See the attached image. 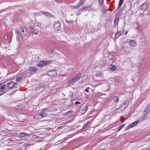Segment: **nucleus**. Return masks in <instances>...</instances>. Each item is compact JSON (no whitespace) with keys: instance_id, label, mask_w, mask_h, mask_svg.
Wrapping results in <instances>:
<instances>
[{"instance_id":"5701e85b","label":"nucleus","mask_w":150,"mask_h":150,"mask_svg":"<svg viewBox=\"0 0 150 150\" xmlns=\"http://www.w3.org/2000/svg\"><path fill=\"white\" fill-rule=\"evenodd\" d=\"M30 69L31 71H37V69L36 68L34 67H31L30 68Z\"/></svg>"},{"instance_id":"c9c22d12","label":"nucleus","mask_w":150,"mask_h":150,"mask_svg":"<svg viewBox=\"0 0 150 150\" xmlns=\"http://www.w3.org/2000/svg\"><path fill=\"white\" fill-rule=\"evenodd\" d=\"M89 87L87 88L86 89H85V90H84L85 91L87 92L88 93L89 91H88V89H89Z\"/></svg>"},{"instance_id":"4be33fe9","label":"nucleus","mask_w":150,"mask_h":150,"mask_svg":"<svg viewBox=\"0 0 150 150\" xmlns=\"http://www.w3.org/2000/svg\"><path fill=\"white\" fill-rule=\"evenodd\" d=\"M54 50V49L52 47L50 49V51L51 52V53H49L50 54L49 55V56H50V57L52 56L51 53L53 52Z\"/></svg>"},{"instance_id":"2eb2a0df","label":"nucleus","mask_w":150,"mask_h":150,"mask_svg":"<svg viewBox=\"0 0 150 150\" xmlns=\"http://www.w3.org/2000/svg\"><path fill=\"white\" fill-rule=\"evenodd\" d=\"M32 31L33 33L37 34L38 33V29L34 28L32 29Z\"/></svg>"},{"instance_id":"b1692460","label":"nucleus","mask_w":150,"mask_h":150,"mask_svg":"<svg viewBox=\"0 0 150 150\" xmlns=\"http://www.w3.org/2000/svg\"><path fill=\"white\" fill-rule=\"evenodd\" d=\"M111 69L112 71H115L116 69V67L115 66H112L110 68Z\"/></svg>"},{"instance_id":"412c9836","label":"nucleus","mask_w":150,"mask_h":150,"mask_svg":"<svg viewBox=\"0 0 150 150\" xmlns=\"http://www.w3.org/2000/svg\"><path fill=\"white\" fill-rule=\"evenodd\" d=\"M124 0H120L118 4V8H120L122 6Z\"/></svg>"},{"instance_id":"864d4df0","label":"nucleus","mask_w":150,"mask_h":150,"mask_svg":"<svg viewBox=\"0 0 150 150\" xmlns=\"http://www.w3.org/2000/svg\"><path fill=\"white\" fill-rule=\"evenodd\" d=\"M50 140H47V141H49Z\"/></svg>"},{"instance_id":"09e8293b","label":"nucleus","mask_w":150,"mask_h":150,"mask_svg":"<svg viewBox=\"0 0 150 150\" xmlns=\"http://www.w3.org/2000/svg\"><path fill=\"white\" fill-rule=\"evenodd\" d=\"M128 33V32L127 31H126L125 33V35H127V33Z\"/></svg>"},{"instance_id":"6e6552de","label":"nucleus","mask_w":150,"mask_h":150,"mask_svg":"<svg viewBox=\"0 0 150 150\" xmlns=\"http://www.w3.org/2000/svg\"><path fill=\"white\" fill-rule=\"evenodd\" d=\"M148 7V5L144 3L141 5V9L143 11H145Z\"/></svg>"},{"instance_id":"f3484780","label":"nucleus","mask_w":150,"mask_h":150,"mask_svg":"<svg viewBox=\"0 0 150 150\" xmlns=\"http://www.w3.org/2000/svg\"><path fill=\"white\" fill-rule=\"evenodd\" d=\"M119 22V19L118 18H116L114 20V26L116 27L118 25V23Z\"/></svg>"},{"instance_id":"58836bf2","label":"nucleus","mask_w":150,"mask_h":150,"mask_svg":"<svg viewBox=\"0 0 150 150\" xmlns=\"http://www.w3.org/2000/svg\"><path fill=\"white\" fill-rule=\"evenodd\" d=\"M149 111L148 109L147 108H146V109L145 110L144 112H145L146 113L148 112Z\"/></svg>"},{"instance_id":"ea45409f","label":"nucleus","mask_w":150,"mask_h":150,"mask_svg":"<svg viewBox=\"0 0 150 150\" xmlns=\"http://www.w3.org/2000/svg\"><path fill=\"white\" fill-rule=\"evenodd\" d=\"M125 120V118L124 117H122V118L120 119V121H122V122H123Z\"/></svg>"},{"instance_id":"a211bd4d","label":"nucleus","mask_w":150,"mask_h":150,"mask_svg":"<svg viewBox=\"0 0 150 150\" xmlns=\"http://www.w3.org/2000/svg\"><path fill=\"white\" fill-rule=\"evenodd\" d=\"M113 99L114 100L113 103H116L118 101L119 98L117 96H115L114 97Z\"/></svg>"},{"instance_id":"7c9ffc66","label":"nucleus","mask_w":150,"mask_h":150,"mask_svg":"<svg viewBox=\"0 0 150 150\" xmlns=\"http://www.w3.org/2000/svg\"><path fill=\"white\" fill-rule=\"evenodd\" d=\"M125 126V124H124L122 125L121 126H120V127L119 128L118 131H120L122 128H123Z\"/></svg>"},{"instance_id":"ddd939ff","label":"nucleus","mask_w":150,"mask_h":150,"mask_svg":"<svg viewBox=\"0 0 150 150\" xmlns=\"http://www.w3.org/2000/svg\"><path fill=\"white\" fill-rule=\"evenodd\" d=\"M139 122V121H136L132 123H131L130 125L131 126V127H132L136 125L137 124H138Z\"/></svg>"},{"instance_id":"4c0bfd02","label":"nucleus","mask_w":150,"mask_h":150,"mask_svg":"<svg viewBox=\"0 0 150 150\" xmlns=\"http://www.w3.org/2000/svg\"><path fill=\"white\" fill-rule=\"evenodd\" d=\"M86 7H84L81 8V10H83V11H86Z\"/></svg>"},{"instance_id":"2f4dec72","label":"nucleus","mask_w":150,"mask_h":150,"mask_svg":"<svg viewBox=\"0 0 150 150\" xmlns=\"http://www.w3.org/2000/svg\"><path fill=\"white\" fill-rule=\"evenodd\" d=\"M86 11H90L91 10V8L90 6H88L86 7Z\"/></svg>"},{"instance_id":"a18cd8bd","label":"nucleus","mask_w":150,"mask_h":150,"mask_svg":"<svg viewBox=\"0 0 150 150\" xmlns=\"http://www.w3.org/2000/svg\"><path fill=\"white\" fill-rule=\"evenodd\" d=\"M47 137L49 138L50 139V138L51 139V136L50 135H47Z\"/></svg>"},{"instance_id":"9d476101","label":"nucleus","mask_w":150,"mask_h":150,"mask_svg":"<svg viewBox=\"0 0 150 150\" xmlns=\"http://www.w3.org/2000/svg\"><path fill=\"white\" fill-rule=\"evenodd\" d=\"M47 64L46 61H41L37 65L39 67H42L46 65Z\"/></svg>"},{"instance_id":"a19ab883","label":"nucleus","mask_w":150,"mask_h":150,"mask_svg":"<svg viewBox=\"0 0 150 150\" xmlns=\"http://www.w3.org/2000/svg\"><path fill=\"white\" fill-rule=\"evenodd\" d=\"M41 13L42 14L43 13L44 15H45L46 16V14H47V13L46 12H45L44 13H43L42 11H41Z\"/></svg>"},{"instance_id":"72a5a7b5","label":"nucleus","mask_w":150,"mask_h":150,"mask_svg":"<svg viewBox=\"0 0 150 150\" xmlns=\"http://www.w3.org/2000/svg\"><path fill=\"white\" fill-rule=\"evenodd\" d=\"M47 16L49 17H52V15L51 13L47 12Z\"/></svg>"},{"instance_id":"473e14b6","label":"nucleus","mask_w":150,"mask_h":150,"mask_svg":"<svg viewBox=\"0 0 150 150\" xmlns=\"http://www.w3.org/2000/svg\"><path fill=\"white\" fill-rule=\"evenodd\" d=\"M15 141L14 140H13L11 139H7V141L8 142H10L11 141Z\"/></svg>"},{"instance_id":"f8f14e48","label":"nucleus","mask_w":150,"mask_h":150,"mask_svg":"<svg viewBox=\"0 0 150 150\" xmlns=\"http://www.w3.org/2000/svg\"><path fill=\"white\" fill-rule=\"evenodd\" d=\"M128 105V102H126L125 103H123L121 105L120 108H125L127 107Z\"/></svg>"},{"instance_id":"de8ad7c7","label":"nucleus","mask_w":150,"mask_h":150,"mask_svg":"<svg viewBox=\"0 0 150 150\" xmlns=\"http://www.w3.org/2000/svg\"><path fill=\"white\" fill-rule=\"evenodd\" d=\"M115 82H118L119 81L118 79H115Z\"/></svg>"},{"instance_id":"8fccbe9b","label":"nucleus","mask_w":150,"mask_h":150,"mask_svg":"<svg viewBox=\"0 0 150 150\" xmlns=\"http://www.w3.org/2000/svg\"><path fill=\"white\" fill-rule=\"evenodd\" d=\"M79 82L80 83H82L83 82V81H81V82Z\"/></svg>"},{"instance_id":"393cba45","label":"nucleus","mask_w":150,"mask_h":150,"mask_svg":"<svg viewBox=\"0 0 150 150\" xmlns=\"http://www.w3.org/2000/svg\"><path fill=\"white\" fill-rule=\"evenodd\" d=\"M22 79V78L21 77H19L17 78L16 79V80L17 82H19L21 81Z\"/></svg>"},{"instance_id":"603ef678","label":"nucleus","mask_w":150,"mask_h":150,"mask_svg":"<svg viewBox=\"0 0 150 150\" xmlns=\"http://www.w3.org/2000/svg\"><path fill=\"white\" fill-rule=\"evenodd\" d=\"M128 51L127 50L126 51V52H128Z\"/></svg>"},{"instance_id":"37998d69","label":"nucleus","mask_w":150,"mask_h":150,"mask_svg":"<svg viewBox=\"0 0 150 150\" xmlns=\"http://www.w3.org/2000/svg\"><path fill=\"white\" fill-rule=\"evenodd\" d=\"M52 62L51 61H47V65L49 64V63H51Z\"/></svg>"},{"instance_id":"cd10ccee","label":"nucleus","mask_w":150,"mask_h":150,"mask_svg":"<svg viewBox=\"0 0 150 150\" xmlns=\"http://www.w3.org/2000/svg\"><path fill=\"white\" fill-rule=\"evenodd\" d=\"M4 89H2L1 87L0 89V96L3 94L4 93V91L2 90H4Z\"/></svg>"},{"instance_id":"c756f323","label":"nucleus","mask_w":150,"mask_h":150,"mask_svg":"<svg viewBox=\"0 0 150 150\" xmlns=\"http://www.w3.org/2000/svg\"><path fill=\"white\" fill-rule=\"evenodd\" d=\"M115 111L116 112H121V110L120 108H118L115 110Z\"/></svg>"},{"instance_id":"39448f33","label":"nucleus","mask_w":150,"mask_h":150,"mask_svg":"<svg viewBox=\"0 0 150 150\" xmlns=\"http://www.w3.org/2000/svg\"><path fill=\"white\" fill-rule=\"evenodd\" d=\"M57 74V72L55 70L53 69L52 70L49 71L47 72V75L51 77H53L55 76Z\"/></svg>"},{"instance_id":"9b49d317","label":"nucleus","mask_w":150,"mask_h":150,"mask_svg":"<svg viewBox=\"0 0 150 150\" xmlns=\"http://www.w3.org/2000/svg\"><path fill=\"white\" fill-rule=\"evenodd\" d=\"M122 32L120 30H117V32L115 34V38H117L120 36Z\"/></svg>"},{"instance_id":"c03bdc74","label":"nucleus","mask_w":150,"mask_h":150,"mask_svg":"<svg viewBox=\"0 0 150 150\" xmlns=\"http://www.w3.org/2000/svg\"><path fill=\"white\" fill-rule=\"evenodd\" d=\"M41 26V24L38 23V24L36 26H38V27H40Z\"/></svg>"},{"instance_id":"f704fd0d","label":"nucleus","mask_w":150,"mask_h":150,"mask_svg":"<svg viewBox=\"0 0 150 150\" xmlns=\"http://www.w3.org/2000/svg\"><path fill=\"white\" fill-rule=\"evenodd\" d=\"M132 127H131V126L130 125H129L125 129V130H128L130 128Z\"/></svg>"},{"instance_id":"4468645a","label":"nucleus","mask_w":150,"mask_h":150,"mask_svg":"<svg viewBox=\"0 0 150 150\" xmlns=\"http://www.w3.org/2000/svg\"><path fill=\"white\" fill-rule=\"evenodd\" d=\"M88 109V108L87 106H84L83 107V109L81 110L82 111V113L83 114L85 113L87 110Z\"/></svg>"},{"instance_id":"f03ea898","label":"nucleus","mask_w":150,"mask_h":150,"mask_svg":"<svg viewBox=\"0 0 150 150\" xmlns=\"http://www.w3.org/2000/svg\"><path fill=\"white\" fill-rule=\"evenodd\" d=\"M19 31L18 33L22 37L25 36L27 34V32L25 28L23 27L20 28L19 29Z\"/></svg>"},{"instance_id":"aec40b11","label":"nucleus","mask_w":150,"mask_h":150,"mask_svg":"<svg viewBox=\"0 0 150 150\" xmlns=\"http://www.w3.org/2000/svg\"><path fill=\"white\" fill-rule=\"evenodd\" d=\"M103 75V74L98 72H96L95 74V76L97 77Z\"/></svg>"},{"instance_id":"6ab92c4d","label":"nucleus","mask_w":150,"mask_h":150,"mask_svg":"<svg viewBox=\"0 0 150 150\" xmlns=\"http://www.w3.org/2000/svg\"><path fill=\"white\" fill-rule=\"evenodd\" d=\"M82 1V0H81L76 5L74 6V7L75 8H77L79 7L81 5Z\"/></svg>"},{"instance_id":"20e7f679","label":"nucleus","mask_w":150,"mask_h":150,"mask_svg":"<svg viewBox=\"0 0 150 150\" xmlns=\"http://www.w3.org/2000/svg\"><path fill=\"white\" fill-rule=\"evenodd\" d=\"M46 110H43V112L41 113L40 114H38L35 116L34 117L35 119H38L43 117H46L47 115L46 112Z\"/></svg>"},{"instance_id":"f257e3e1","label":"nucleus","mask_w":150,"mask_h":150,"mask_svg":"<svg viewBox=\"0 0 150 150\" xmlns=\"http://www.w3.org/2000/svg\"><path fill=\"white\" fill-rule=\"evenodd\" d=\"M15 84V82L11 81L8 83L6 84H4L1 87L2 89H7L12 88Z\"/></svg>"},{"instance_id":"3c124183","label":"nucleus","mask_w":150,"mask_h":150,"mask_svg":"<svg viewBox=\"0 0 150 150\" xmlns=\"http://www.w3.org/2000/svg\"><path fill=\"white\" fill-rule=\"evenodd\" d=\"M1 86V84L0 83V87Z\"/></svg>"},{"instance_id":"7ed1b4c3","label":"nucleus","mask_w":150,"mask_h":150,"mask_svg":"<svg viewBox=\"0 0 150 150\" xmlns=\"http://www.w3.org/2000/svg\"><path fill=\"white\" fill-rule=\"evenodd\" d=\"M47 109H48V110L50 112H55V113L53 114L54 115H56L60 112V109L59 107H57L52 108L49 107Z\"/></svg>"},{"instance_id":"dca6fc26","label":"nucleus","mask_w":150,"mask_h":150,"mask_svg":"<svg viewBox=\"0 0 150 150\" xmlns=\"http://www.w3.org/2000/svg\"><path fill=\"white\" fill-rule=\"evenodd\" d=\"M28 135V134H26L24 133L21 132L19 134V136L21 137H25Z\"/></svg>"},{"instance_id":"0eeeda50","label":"nucleus","mask_w":150,"mask_h":150,"mask_svg":"<svg viewBox=\"0 0 150 150\" xmlns=\"http://www.w3.org/2000/svg\"><path fill=\"white\" fill-rule=\"evenodd\" d=\"M81 77V75L79 74H77L75 78L72 79L70 81V83H73L76 81H77L78 80L80 79Z\"/></svg>"},{"instance_id":"1a4fd4ad","label":"nucleus","mask_w":150,"mask_h":150,"mask_svg":"<svg viewBox=\"0 0 150 150\" xmlns=\"http://www.w3.org/2000/svg\"><path fill=\"white\" fill-rule=\"evenodd\" d=\"M130 45L132 47H135L137 45L136 41L134 40H131L129 42Z\"/></svg>"},{"instance_id":"49530a36","label":"nucleus","mask_w":150,"mask_h":150,"mask_svg":"<svg viewBox=\"0 0 150 150\" xmlns=\"http://www.w3.org/2000/svg\"><path fill=\"white\" fill-rule=\"evenodd\" d=\"M128 49V47H125L124 48L123 50H127Z\"/></svg>"},{"instance_id":"e433bc0d","label":"nucleus","mask_w":150,"mask_h":150,"mask_svg":"<svg viewBox=\"0 0 150 150\" xmlns=\"http://www.w3.org/2000/svg\"><path fill=\"white\" fill-rule=\"evenodd\" d=\"M80 104V102L78 101H76L75 103V105L79 104Z\"/></svg>"},{"instance_id":"423d86ee","label":"nucleus","mask_w":150,"mask_h":150,"mask_svg":"<svg viewBox=\"0 0 150 150\" xmlns=\"http://www.w3.org/2000/svg\"><path fill=\"white\" fill-rule=\"evenodd\" d=\"M54 28L55 31L59 30L61 28L60 22L58 21L55 22L54 23Z\"/></svg>"},{"instance_id":"79ce46f5","label":"nucleus","mask_w":150,"mask_h":150,"mask_svg":"<svg viewBox=\"0 0 150 150\" xmlns=\"http://www.w3.org/2000/svg\"><path fill=\"white\" fill-rule=\"evenodd\" d=\"M85 80H87V81H89V79L87 77H86L85 78Z\"/></svg>"},{"instance_id":"bb28decb","label":"nucleus","mask_w":150,"mask_h":150,"mask_svg":"<svg viewBox=\"0 0 150 150\" xmlns=\"http://www.w3.org/2000/svg\"><path fill=\"white\" fill-rule=\"evenodd\" d=\"M89 123V122L88 121L86 123H85L83 124V128L86 127Z\"/></svg>"},{"instance_id":"a878e982","label":"nucleus","mask_w":150,"mask_h":150,"mask_svg":"<svg viewBox=\"0 0 150 150\" xmlns=\"http://www.w3.org/2000/svg\"><path fill=\"white\" fill-rule=\"evenodd\" d=\"M74 101L73 100L71 99V100L70 101L71 102L70 104H69V107H71L72 106V105L74 104V102H72V101Z\"/></svg>"},{"instance_id":"c85d7f7f","label":"nucleus","mask_w":150,"mask_h":150,"mask_svg":"<svg viewBox=\"0 0 150 150\" xmlns=\"http://www.w3.org/2000/svg\"><path fill=\"white\" fill-rule=\"evenodd\" d=\"M103 0H98V2L99 4L101 5L103 3Z\"/></svg>"}]
</instances>
